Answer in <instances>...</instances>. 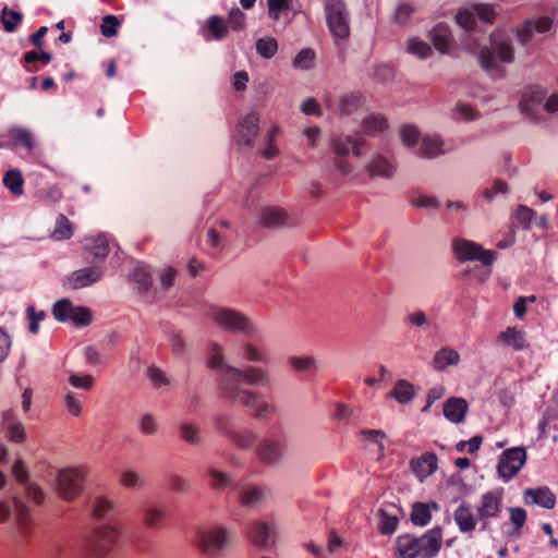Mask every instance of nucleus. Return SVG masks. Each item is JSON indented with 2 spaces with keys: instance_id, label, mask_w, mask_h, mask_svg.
Instances as JSON below:
<instances>
[{
  "instance_id": "nucleus-18",
  "label": "nucleus",
  "mask_w": 558,
  "mask_h": 558,
  "mask_svg": "<svg viewBox=\"0 0 558 558\" xmlns=\"http://www.w3.org/2000/svg\"><path fill=\"white\" fill-rule=\"evenodd\" d=\"M208 366L219 373L220 393L222 395L226 383L230 381L229 368H235L230 365L225 357L223 348L219 343H211L208 349Z\"/></svg>"
},
{
  "instance_id": "nucleus-38",
  "label": "nucleus",
  "mask_w": 558,
  "mask_h": 558,
  "mask_svg": "<svg viewBox=\"0 0 558 558\" xmlns=\"http://www.w3.org/2000/svg\"><path fill=\"white\" fill-rule=\"evenodd\" d=\"M207 31L210 36L204 34L206 40H222L228 36V25L220 16L214 15L207 20Z\"/></svg>"
},
{
  "instance_id": "nucleus-4",
  "label": "nucleus",
  "mask_w": 558,
  "mask_h": 558,
  "mask_svg": "<svg viewBox=\"0 0 558 558\" xmlns=\"http://www.w3.org/2000/svg\"><path fill=\"white\" fill-rule=\"evenodd\" d=\"M230 381L226 383L221 397L229 401V389L251 390L243 385L252 387H268L271 384V375L267 368L247 365L243 368H229Z\"/></svg>"
},
{
  "instance_id": "nucleus-41",
  "label": "nucleus",
  "mask_w": 558,
  "mask_h": 558,
  "mask_svg": "<svg viewBox=\"0 0 558 558\" xmlns=\"http://www.w3.org/2000/svg\"><path fill=\"white\" fill-rule=\"evenodd\" d=\"M399 403H408L414 398V387L405 379H400L396 383L393 389L388 395Z\"/></svg>"
},
{
  "instance_id": "nucleus-11",
  "label": "nucleus",
  "mask_w": 558,
  "mask_h": 558,
  "mask_svg": "<svg viewBox=\"0 0 558 558\" xmlns=\"http://www.w3.org/2000/svg\"><path fill=\"white\" fill-rule=\"evenodd\" d=\"M526 461V452L523 447H514L505 450L498 460L497 473L505 482L513 478L523 468Z\"/></svg>"
},
{
  "instance_id": "nucleus-45",
  "label": "nucleus",
  "mask_w": 558,
  "mask_h": 558,
  "mask_svg": "<svg viewBox=\"0 0 558 558\" xmlns=\"http://www.w3.org/2000/svg\"><path fill=\"white\" fill-rule=\"evenodd\" d=\"M386 128V120L383 117L372 114L362 121L361 133L367 136H376Z\"/></svg>"
},
{
  "instance_id": "nucleus-17",
  "label": "nucleus",
  "mask_w": 558,
  "mask_h": 558,
  "mask_svg": "<svg viewBox=\"0 0 558 558\" xmlns=\"http://www.w3.org/2000/svg\"><path fill=\"white\" fill-rule=\"evenodd\" d=\"M12 474L15 480L24 485V492L27 498L35 504L40 505L45 500V493L40 486L29 480V472L26 470L24 462L19 459L12 466Z\"/></svg>"
},
{
  "instance_id": "nucleus-61",
  "label": "nucleus",
  "mask_w": 558,
  "mask_h": 558,
  "mask_svg": "<svg viewBox=\"0 0 558 558\" xmlns=\"http://www.w3.org/2000/svg\"><path fill=\"white\" fill-rule=\"evenodd\" d=\"M408 51L421 59H426L432 54L430 46L417 38H412L408 41Z\"/></svg>"
},
{
  "instance_id": "nucleus-6",
  "label": "nucleus",
  "mask_w": 558,
  "mask_h": 558,
  "mask_svg": "<svg viewBox=\"0 0 558 558\" xmlns=\"http://www.w3.org/2000/svg\"><path fill=\"white\" fill-rule=\"evenodd\" d=\"M229 543L230 532L221 525L199 527L193 538V545L207 556L221 553Z\"/></svg>"
},
{
  "instance_id": "nucleus-26",
  "label": "nucleus",
  "mask_w": 558,
  "mask_h": 558,
  "mask_svg": "<svg viewBox=\"0 0 558 558\" xmlns=\"http://www.w3.org/2000/svg\"><path fill=\"white\" fill-rule=\"evenodd\" d=\"M453 520L462 533L473 532L476 527L478 515H475L472 506L462 501L453 511Z\"/></svg>"
},
{
  "instance_id": "nucleus-42",
  "label": "nucleus",
  "mask_w": 558,
  "mask_h": 558,
  "mask_svg": "<svg viewBox=\"0 0 558 558\" xmlns=\"http://www.w3.org/2000/svg\"><path fill=\"white\" fill-rule=\"evenodd\" d=\"M432 40L435 46V48L441 52L445 53L448 51L450 47V31L449 27L445 24H438L433 31H432Z\"/></svg>"
},
{
  "instance_id": "nucleus-43",
  "label": "nucleus",
  "mask_w": 558,
  "mask_h": 558,
  "mask_svg": "<svg viewBox=\"0 0 558 558\" xmlns=\"http://www.w3.org/2000/svg\"><path fill=\"white\" fill-rule=\"evenodd\" d=\"M87 550L92 558H104L111 551V548L101 538V535L95 531L88 539Z\"/></svg>"
},
{
  "instance_id": "nucleus-50",
  "label": "nucleus",
  "mask_w": 558,
  "mask_h": 558,
  "mask_svg": "<svg viewBox=\"0 0 558 558\" xmlns=\"http://www.w3.org/2000/svg\"><path fill=\"white\" fill-rule=\"evenodd\" d=\"M120 483L129 489L140 490L146 485L145 478L133 470H124L120 474Z\"/></svg>"
},
{
  "instance_id": "nucleus-51",
  "label": "nucleus",
  "mask_w": 558,
  "mask_h": 558,
  "mask_svg": "<svg viewBox=\"0 0 558 558\" xmlns=\"http://www.w3.org/2000/svg\"><path fill=\"white\" fill-rule=\"evenodd\" d=\"M4 186L14 195L23 194L24 180L17 169L9 170L3 177Z\"/></svg>"
},
{
  "instance_id": "nucleus-5",
  "label": "nucleus",
  "mask_w": 558,
  "mask_h": 558,
  "mask_svg": "<svg viewBox=\"0 0 558 558\" xmlns=\"http://www.w3.org/2000/svg\"><path fill=\"white\" fill-rule=\"evenodd\" d=\"M229 401L245 407L258 421L269 420L278 413L275 403L267 401L254 390L229 389Z\"/></svg>"
},
{
  "instance_id": "nucleus-15",
  "label": "nucleus",
  "mask_w": 558,
  "mask_h": 558,
  "mask_svg": "<svg viewBox=\"0 0 558 558\" xmlns=\"http://www.w3.org/2000/svg\"><path fill=\"white\" fill-rule=\"evenodd\" d=\"M286 451V444L276 437H265L256 447L258 460L270 466L279 464L283 460Z\"/></svg>"
},
{
  "instance_id": "nucleus-7",
  "label": "nucleus",
  "mask_w": 558,
  "mask_h": 558,
  "mask_svg": "<svg viewBox=\"0 0 558 558\" xmlns=\"http://www.w3.org/2000/svg\"><path fill=\"white\" fill-rule=\"evenodd\" d=\"M87 470L83 465L60 469L57 473L56 489L65 501L77 498L84 487Z\"/></svg>"
},
{
  "instance_id": "nucleus-60",
  "label": "nucleus",
  "mask_w": 558,
  "mask_h": 558,
  "mask_svg": "<svg viewBox=\"0 0 558 558\" xmlns=\"http://www.w3.org/2000/svg\"><path fill=\"white\" fill-rule=\"evenodd\" d=\"M1 21L5 32L12 33L22 21V14L17 11L4 8L1 12Z\"/></svg>"
},
{
  "instance_id": "nucleus-31",
  "label": "nucleus",
  "mask_w": 558,
  "mask_h": 558,
  "mask_svg": "<svg viewBox=\"0 0 558 558\" xmlns=\"http://www.w3.org/2000/svg\"><path fill=\"white\" fill-rule=\"evenodd\" d=\"M240 352L242 357L250 363H257L267 365L270 363V355L263 347H259L250 341H242L240 343Z\"/></svg>"
},
{
  "instance_id": "nucleus-13",
  "label": "nucleus",
  "mask_w": 558,
  "mask_h": 558,
  "mask_svg": "<svg viewBox=\"0 0 558 558\" xmlns=\"http://www.w3.org/2000/svg\"><path fill=\"white\" fill-rule=\"evenodd\" d=\"M216 429L226 435L239 449L250 450L258 440V434L252 428H230L223 417L215 421Z\"/></svg>"
},
{
  "instance_id": "nucleus-54",
  "label": "nucleus",
  "mask_w": 558,
  "mask_h": 558,
  "mask_svg": "<svg viewBox=\"0 0 558 558\" xmlns=\"http://www.w3.org/2000/svg\"><path fill=\"white\" fill-rule=\"evenodd\" d=\"M292 0H267L268 17L275 22L291 9Z\"/></svg>"
},
{
  "instance_id": "nucleus-64",
  "label": "nucleus",
  "mask_w": 558,
  "mask_h": 558,
  "mask_svg": "<svg viewBox=\"0 0 558 558\" xmlns=\"http://www.w3.org/2000/svg\"><path fill=\"white\" fill-rule=\"evenodd\" d=\"M100 535L101 538L107 542L109 547L112 549L114 544L118 542L120 537V529L117 525H104L96 530Z\"/></svg>"
},
{
  "instance_id": "nucleus-57",
  "label": "nucleus",
  "mask_w": 558,
  "mask_h": 558,
  "mask_svg": "<svg viewBox=\"0 0 558 558\" xmlns=\"http://www.w3.org/2000/svg\"><path fill=\"white\" fill-rule=\"evenodd\" d=\"M16 523L21 529H25L29 522L31 511L27 505L19 497L12 499Z\"/></svg>"
},
{
  "instance_id": "nucleus-16",
  "label": "nucleus",
  "mask_w": 558,
  "mask_h": 558,
  "mask_svg": "<svg viewBox=\"0 0 558 558\" xmlns=\"http://www.w3.org/2000/svg\"><path fill=\"white\" fill-rule=\"evenodd\" d=\"M452 150L448 142L439 134H424L414 155L423 159H435Z\"/></svg>"
},
{
  "instance_id": "nucleus-52",
  "label": "nucleus",
  "mask_w": 558,
  "mask_h": 558,
  "mask_svg": "<svg viewBox=\"0 0 558 558\" xmlns=\"http://www.w3.org/2000/svg\"><path fill=\"white\" fill-rule=\"evenodd\" d=\"M64 408L68 413L74 417H78L83 412L82 396L71 390L65 391L63 396Z\"/></svg>"
},
{
  "instance_id": "nucleus-59",
  "label": "nucleus",
  "mask_w": 558,
  "mask_h": 558,
  "mask_svg": "<svg viewBox=\"0 0 558 558\" xmlns=\"http://www.w3.org/2000/svg\"><path fill=\"white\" fill-rule=\"evenodd\" d=\"M256 50L260 57L270 59L278 50L277 40L272 37L259 38L256 41Z\"/></svg>"
},
{
  "instance_id": "nucleus-30",
  "label": "nucleus",
  "mask_w": 558,
  "mask_h": 558,
  "mask_svg": "<svg viewBox=\"0 0 558 558\" xmlns=\"http://www.w3.org/2000/svg\"><path fill=\"white\" fill-rule=\"evenodd\" d=\"M497 341L514 351H522L527 348L525 332L515 327H508L505 331L500 332Z\"/></svg>"
},
{
  "instance_id": "nucleus-56",
  "label": "nucleus",
  "mask_w": 558,
  "mask_h": 558,
  "mask_svg": "<svg viewBox=\"0 0 558 558\" xmlns=\"http://www.w3.org/2000/svg\"><path fill=\"white\" fill-rule=\"evenodd\" d=\"M68 381L73 388L84 391H90L95 385L94 376L74 372L69 374Z\"/></svg>"
},
{
  "instance_id": "nucleus-35",
  "label": "nucleus",
  "mask_w": 558,
  "mask_h": 558,
  "mask_svg": "<svg viewBox=\"0 0 558 558\" xmlns=\"http://www.w3.org/2000/svg\"><path fill=\"white\" fill-rule=\"evenodd\" d=\"M460 362V354L454 349L444 347L436 351L433 357V367L438 372L445 371L448 366H454Z\"/></svg>"
},
{
  "instance_id": "nucleus-32",
  "label": "nucleus",
  "mask_w": 558,
  "mask_h": 558,
  "mask_svg": "<svg viewBox=\"0 0 558 558\" xmlns=\"http://www.w3.org/2000/svg\"><path fill=\"white\" fill-rule=\"evenodd\" d=\"M411 468L415 475L423 481L436 471L437 457L434 453L426 452L420 458L412 460Z\"/></svg>"
},
{
  "instance_id": "nucleus-24",
  "label": "nucleus",
  "mask_w": 558,
  "mask_h": 558,
  "mask_svg": "<svg viewBox=\"0 0 558 558\" xmlns=\"http://www.w3.org/2000/svg\"><path fill=\"white\" fill-rule=\"evenodd\" d=\"M396 163L388 157L376 154L366 165V171L371 177H380L384 179H392L396 173Z\"/></svg>"
},
{
  "instance_id": "nucleus-34",
  "label": "nucleus",
  "mask_w": 558,
  "mask_h": 558,
  "mask_svg": "<svg viewBox=\"0 0 558 558\" xmlns=\"http://www.w3.org/2000/svg\"><path fill=\"white\" fill-rule=\"evenodd\" d=\"M286 211L276 206H266L259 213V221L267 228H279L286 223Z\"/></svg>"
},
{
  "instance_id": "nucleus-28",
  "label": "nucleus",
  "mask_w": 558,
  "mask_h": 558,
  "mask_svg": "<svg viewBox=\"0 0 558 558\" xmlns=\"http://www.w3.org/2000/svg\"><path fill=\"white\" fill-rule=\"evenodd\" d=\"M553 26V20L548 16H542L536 21L526 20L523 25L517 31V36L522 45H525L533 37V32L539 34L548 32Z\"/></svg>"
},
{
  "instance_id": "nucleus-23",
  "label": "nucleus",
  "mask_w": 558,
  "mask_h": 558,
  "mask_svg": "<svg viewBox=\"0 0 558 558\" xmlns=\"http://www.w3.org/2000/svg\"><path fill=\"white\" fill-rule=\"evenodd\" d=\"M525 505H537L545 509H553L556 506V496L546 486L526 488L523 493Z\"/></svg>"
},
{
  "instance_id": "nucleus-29",
  "label": "nucleus",
  "mask_w": 558,
  "mask_h": 558,
  "mask_svg": "<svg viewBox=\"0 0 558 558\" xmlns=\"http://www.w3.org/2000/svg\"><path fill=\"white\" fill-rule=\"evenodd\" d=\"M166 518L167 511L165 507L156 502L146 505L142 510L143 523L147 529H161Z\"/></svg>"
},
{
  "instance_id": "nucleus-55",
  "label": "nucleus",
  "mask_w": 558,
  "mask_h": 558,
  "mask_svg": "<svg viewBox=\"0 0 558 558\" xmlns=\"http://www.w3.org/2000/svg\"><path fill=\"white\" fill-rule=\"evenodd\" d=\"M400 136L402 143L408 147L413 149V151L417 148L421 143V138L423 135L420 134V131L414 125H404L400 131Z\"/></svg>"
},
{
  "instance_id": "nucleus-53",
  "label": "nucleus",
  "mask_w": 558,
  "mask_h": 558,
  "mask_svg": "<svg viewBox=\"0 0 558 558\" xmlns=\"http://www.w3.org/2000/svg\"><path fill=\"white\" fill-rule=\"evenodd\" d=\"M73 234V225L71 221L64 216L59 215L56 221V227L52 232V239L57 241L70 239Z\"/></svg>"
},
{
  "instance_id": "nucleus-58",
  "label": "nucleus",
  "mask_w": 558,
  "mask_h": 558,
  "mask_svg": "<svg viewBox=\"0 0 558 558\" xmlns=\"http://www.w3.org/2000/svg\"><path fill=\"white\" fill-rule=\"evenodd\" d=\"M114 508V501L105 496H97L93 504V515L96 519L105 518Z\"/></svg>"
},
{
  "instance_id": "nucleus-19",
  "label": "nucleus",
  "mask_w": 558,
  "mask_h": 558,
  "mask_svg": "<svg viewBox=\"0 0 558 558\" xmlns=\"http://www.w3.org/2000/svg\"><path fill=\"white\" fill-rule=\"evenodd\" d=\"M259 116L251 111L239 120L236 126V142L239 145L252 146L259 131Z\"/></svg>"
},
{
  "instance_id": "nucleus-39",
  "label": "nucleus",
  "mask_w": 558,
  "mask_h": 558,
  "mask_svg": "<svg viewBox=\"0 0 558 558\" xmlns=\"http://www.w3.org/2000/svg\"><path fill=\"white\" fill-rule=\"evenodd\" d=\"M430 508L437 510L438 505L433 502L426 505L423 502H416L412 507L411 521L414 525L424 526L427 525L432 519Z\"/></svg>"
},
{
  "instance_id": "nucleus-47",
  "label": "nucleus",
  "mask_w": 558,
  "mask_h": 558,
  "mask_svg": "<svg viewBox=\"0 0 558 558\" xmlns=\"http://www.w3.org/2000/svg\"><path fill=\"white\" fill-rule=\"evenodd\" d=\"M207 474L210 478V486L215 489L235 488L233 480L230 474L209 468Z\"/></svg>"
},
{
  "instance_id": "nucleus-20",
  "label": "nucleus",
  "mask_w": 558,
  "mask_h": 558,
  "mask_svg": "<svg viewBox=\"0 0 558 558\" xmlns=\"http://www.w3.org/2000/svg\"><path fill=\"white\" fill-rule=\"evenodd\" d=\"M104 276V269L100 266L81 268L71 272L66 277V284L73 290L88 287L99 281Z\"/></svg>"
},
{
  "instance_id": "nucleus-46",
  "label": "nucleus",
  "mask_w": 558,
  "mask_h": 558,
  "mask_svg": "<svg viewBox=\"0 0 558 558\" xmlns=\"http://www.w3.org/2000/svg\"><path fill=\"white\" fill-rule=\"evenodd\" d=\"M130 279L137 284L140 292H146L151 286V276L147 266L138 264L130 274Z\"/></svg>"
},
{
  "instance_id": "nucleus-44",
  "label": "nucleus",
  "mask_w": 558,
  "mask_h": 558,
  "mask_svg": "<svg viewBox=\"0 0 558 558\" xmlns=\"http://www.w3.org/2000/svg\"><path fill=\"white\" fill-rule=\"evenodd\" d=\"M87 550L92 558H104L111 551V548L101 538V535L95 531L88 539Z\"/></svg>"
},
{
  "instance_id": "nucleus-2",
  "label": "nucleus",
  "mask_w": 558,
  "mask_h": 558,
  "mask_svg": "<svg viewBox=\"0 0 558 558\" xmlns=\"http://www.w3.org/2000/svg\"><path fill=\"white\" fill-rule=\"evenodd\" d=\"M209 319L219 328L244 336L253 337L256 327L242 312L223 306H213L209 311Z\"/></svg>"
},
{
  "instance_id": "nucleus-40",
  "label": "nucleus",
  "mask_w": 558,
  "mask_h": 558,
  "mask_svg": "<svg viewBox=\"0 0 558 558\" xmlns=\"http://www.w3.org/2000/svg\"><path fill=\"white\" fill-rule=\"evenodd\" d=\"M180 438L192 446H199L202 444L201 427L194 423L182 422L179 424Z\"/></svg>"
},
{
  "instance_id": "nucleus-12",
  "label": "nucleus",
  "mask_w": 558,
  "mask_h": 558,
  "mask_svg": "<svg viewBox=\"0 0 558 558\" xmlns=\"http://www.w3.org/2000/svg\"><path fill=\"white\" fill-rule=\"evenodd\" d=\"M504 493L501 489L489 490L481 496L476 507V514L482 523V529L486 530L488 521L497 519L502 512Z\"/></svg>"
},
{
  "instance_id": "nucleus-36",
  "label": "nucleus",
  "mask_w": 558,
  "mask_h": 558,
  "mask_svg": "<svg viewBox=\"0 0 558 558\" xmlns=\"http://www.w3.org/2000/svg\"><path fill=\"white\" fill-rule=\"evenodd\" d=\"M288 363L298 374H312L318 369V361L312 355H293Z\"/></svg>"
},
{
  "instance_id": "nucleus-49",
  "label": "nucleus",
  "mask_w": 558,
  "mask_h": 558,
  "mask_svg": "<svg viewBox=\"0 0 558 558\" xmlns=\"http://www.w3.org/2000/svg\"><path fill=\"white\" fill-rule=\"evenodd\" d=\"M9 137L15 146H22L28 150H32L34 147L33 134L26 129L12 128L9 130Z\"/></svg>"
},
{
  "instance_id": "nucleus-9",
  "label": "nucleus",
  "mask_w": 558,
  "mask_h": 558,
  "mask_svg": "<svg viewBox=\"0 0 558 558\" xmlns=\"http://www.w3.org/2000/svg\"><path fill=\"white\" fill-rule=\"evenodd\" d=\"M452 250L457 259L464 262H481L483 266H490L496 254L493 251L485 250L482 245L466 239H453Z\"/></svg>"
},
{
  "instance_id": "nucleus-37",
  "label": "nucleus",
  "mask_w": 558,
  "mask_h": 558,
  "mask_svg": "<svg viewBox=\"0 0 558 558\" xmlns=\"http://www.w3.org/2000/svg\"><path fill=\"white\" fill-rule=\"evenodd\" d=\"M266 490L259 486L246 485L239 489V498L242 506L253 507L264 500Z\"/></svg>"
},
{
  "instance_id": "nucleus-8",
  "label": "nucleus",
  "mask_w": 558,
  "mask_h": 558,
  "mask_svg": "<svg viewBox=\"0 0 558 558\" xmlns=\"http://www.w3.org/2000/svg\"><path fill=\"white\" fill-rule=\"evenodd\" d=\"M325 12L327 24L332 35L345 39L350 34V16L342 0H326Z\"/></svg>"
},
{
  "instance_id": "nucleus-14",
  "label": "nucleus",
  "mask_w": 558,
  "mask_h": 558,
  "mask_svg": "<svg viewBox=\"0 0 558 558\" xmlns=\"http://www.w3.org/2000/svg\"><path fill=\"white\" fill-rule=\"evenodd\" d=\"M0 428L5 439L14 445H23L27 440L26 428L12 408L1 411Z\"/></svg>"
},
{
  "instance_id": "nucleus-25",
  "label": "nucleus",
  "mask_w": 558,
  "mask_h": 558,
  "mask_svg": "<svg viewBox=\"0 0 558 558\" xmlns=\"http://www.w3.org/2000/svg\"><path fill=\"white\" fill-rule=\"evenodd\" d=\"M84 251L93 255L92 263L105 259L110 252V239L106 234L87 236L84 239Z\"/></svg>"
},
{
  "instance_id": "nucleus-22",
  "label": "nucleus",
  "mask_w": 558,
  "mask_h": 558,
  "mask_svg": "<svg viewBox=\"0 0 558 558\" xmlns=\"http://www.w3.org/2000/svg\"><path fill=\"white\" fill-rule=\"evenodd\" d=\"M247 535L251 542L258 547H269L275 543V526L268 522L254 521L247 529Z\"/></svg>"
},
{
  "instance_id": "nucleus-3",
  "label": "nucleus",
  "mask_w": 558,
  "mask_h": 558,
  "mask_svg": "<svg viewBox=\"0 0 558 558\" xmlns=\"http://www.w3.org/2000/svg\"><path fill=\"white\" fill-rule=\"evenodd\" d=\"M514 52L512 45L508 40L498 38L497 35H492L490 47H485L481 50L478 60L483 69L489 72L495 77H501L505 71L498 65V61L502 63H511L513 61Z\"/></svg>"
},
{
  "instance_id": "nucleus-33",
  "label": "nucleus",
  "mask_w": 558,
  "mask_h": 558,
  "mask_svg": "<svg viewBox=\"0 0 558 558\" xmlns=\"http://www.w3.org/2000/svg\"><path fill=\"white\" fill-rule=\"evenodd\" d=\"M468 411V403L463 398H450L444 404V415L451 423L463 422Z\"/></svg>"
},
{
  "instance_id": "nucleus-21",
  "label": "nucleus",
  "mask_w": 558,
  "mask_h": 558,
  "mask_svg": "<svg viewBox=\"0 0 558 558\" xmlns=\"http://www.w3.org/2000/svg\"><path fill=\"white\" fill-rule=\"evenodd\" d=\"M332 151L339 157H345L352 150L354 156H360L365 145L364 140L357 134L355 137L351 135H333L330 137Z\"/></svg>"
},
{
  "instance_id": "nucleus-27",
  "label": "nucleus",
  "mask_w": 558,
  "mask_h": 558,
  "mask_svg": "<svg viewBox=\"0 0 558 558\" xmlns=\"http://www.w3.org/2000/svg\"><path fill=\"white\" fill-rule=\"evenodd\" d=\"M399 509L393 504L385 505L377 511L378 530L384 535H391L398 527Z\"/></svg>"
},
{
  "instance_id": "nucleus-62",
  "label": "nucleus",
  "mask_w": 558,
  "mask_h": 558,
  "mask_svg": "<svg viewBox=\"0 0 558 558\" xmlns=\"http://www.w3.org/2000/svg\"><path fill=\"white\" fill-rule=\"evenodd\" d=\"M361 97L359 95H343L340 98L339 110L341 114H351L361 106Z\"/></svg>"
},
{
  "instance_id": "nucleus-63",
  "label": "nucleus",
  "mask_w": 558,
  "mask_h": 558,
  "mask_svg": "<svg viewBox=\"0 0 558 558\" xmlns=\"http://www.w3.org/2000/svg\"><path fill=\"white\" fill-rule=\"evenodd\" d=\"M315 52L312 49H302L293 59L292 64L294 68L301 70H308L313 66Z\"/></svg>"
},
{
  "instance_id": "nucleus-48",
  "label": "nucleus",
  "mask_w": 558,
  "mask_h": 558,
  "mask_svg": "<svg viewBox=\"0 0 558 558\" xmlns=\"http://www.w3.org/2000/svg\"><path fill=\"white\" fill-rule=\"evenodd\" d=\"M137 429L144 436H155L159 432V422L151 413H144L137 420Z\"/></svg>"
},
{
  "instance_id": "nucleus-1",
  "label": "nucleus",
  "mask_w": 558,
  "mask_h": 558,
  "mask_svg": "<svg viewBox=\"0 0 558 558\" xmlns=\"http://www.w3.org/2000/svg\"><path fill=\"white\" fill-rule=\"evenodd\" d=\"M442 544V530L435 526L421 536L412 534L399 535L396 550L400 558H435Z\"/></svg>"
},
{
  "instance_id": "nucleus-10",
  "label": "nucleus",
  "mask_w": 558,
  "mask_h": 558,
  "mask_svg": "<svg viewBox=\"0 0 558 558\" xmlns=\"http://www.w3.org/2000/svg\"><path fill=\"white\" fill-rule=\"evenodd\" d=\"M52 315L58 322H72L78 327L88 326L93 319L92 312L88 307L74 306L68 299H62L54 303Z\"/></svg>"
}]
</instances>
